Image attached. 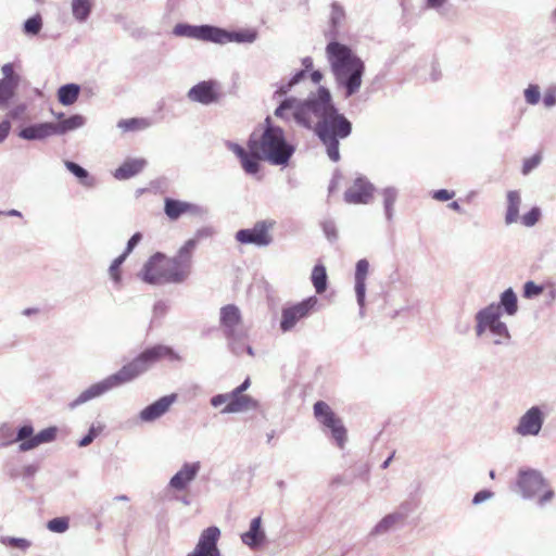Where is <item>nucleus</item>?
I'll list each match as a JSON object with an SVG mask.
<instances>
[{
	"mask_svg": "<svg viewBox=\"0 0 556 556\" xmlns=\"http://www.w3.org/2000/svg\"><path fill=\"white\" fill-rule=\"evenodd\" d=\"M417 507H418V502H416L413 498H408V500L403 501L397 506V508L392 513L397 517V519L402 523H404L405 520L409 517V515H412L417 509Z\"/></svg>",
	"mask_w": 556,
	"mask_h": 556,
	"instance_id": "obj_41",
	"label": "nucleus"
},
{
	"mask_svg": "<svg viewBox=\"0 0 556 556\" xmlns=\"http://www.w3.org/2000/svg\"><path fill=\"white\" fill-rule=\"evenodd\" d=\"M369 471L370 468L367 464H361L358 466H355L350 473L352 475L353 480L359 478L363 481H368Z\"/></svg>",
	"mask_w": 556,
	"mask_h": 556,
	"instance_id": "obj_58",
	"label": "nucleus"
},
{
	"mask_svg": "<svg viewBox=\"0 0 556 556\" xmlns=\"http://www.w3.org/2000/svg\"><path fill=\"white\" fill-rule=\"evenodd\" d=\"M220 529L216 526H210L204 529L192 552L187 556H222L218 548Z\"/></svg>",
	"mask_w": 556,
	"mask_h": 556,
	"instance_id": "obj_17",
	"label": "nucleus"
},
{
	"mask_svg": "<svg viewBox=\"0 0 556 556\" xmlns=\"http://www.w3.org/2000/svg\"><path fill=\"white\" fill-rule=\"evenodd\" d=\"M201 469L200 462L185 463L181 468L170 478L169 488L175 491H184L197 478Z\"/></svg>",
	"mask_w": 556,
	"mask_h": 556,
	"instance_id": "obj_27",
	"label": "nucleus"
},
{
	"mask_svg": "<svg viewBox=\"0 0 556 556\" xmlns=\"http://www.w3.org/2000/svg\"><path fill=\"white\" fill-rule=\"evenodd\" d=\"M326 55L337 85L343 89L344 98L356 94L362 87L365 62L350 46L337 40L328 42Z\"/></svg>",
	"mask_w": 556,
	"mask_h": 556,
	"instance_id": "obj_2",
	"label": "nucleus"
},
{
	"mask_svg": "<svg viewBox=\"0 0 556 556\" xmlns=\"http://www.w3.org/2000/svg\"><path fill=\"white\" fill-rule=\"evenodd\" d=\"M324 235L330 242H334L338 239V230L334 220L325 219L320 223Z\"/></svg>",
	"mask_w": 556,
	"mask_h": 556,
	"instance_id": "obj_54",
	"label": "nucleus"
},
{
	"mask_svg": "<svg viewBox=\"0 0 556 556\" xmlns=\"http://www.w3.org/2000/svg\"><path fill=\"white\" fill-rule=\"evenodd\" d=\"M495 306L498 307L501 315L504 313L514 316L518 311V298L513 288L504 290L500 295V302Z\"/></svg>",
	"mask_w": 556,
	"mask_h": 556,
	"instance_id": "obj_31",
	"label": "nucleus"
},
{
	"mask_svg": "<svg viewBox=\"0 0 556 556\" xmlns=\"http://www.w3.org/2000/svg\"><path fill=\"white\" fill-rule=\"evenodd\" d=\"M377 191L375 185L365 176H357L352 185L344 191L343 200L348 204H369Z\"/></svg>",
	"mask_w": 556,
	"mask_h": 556,
	"instance_id": "obj_15",
	"label": "nucleus"
},
{
	"mask_svg": "<svg viewBox=\"0 0 556 556\" xmlns=\"http://www.w3.org/2000/svg\"><path fill=\"white\" fill-rule=\"evenodd\" d=\"M3 77L0 79L2 83H9L14 85L21 84V76L15 72L14 63H5L1 67Z\"/></svg>",
	"mask_w": 556,
	"mask_h": 556,
	"instance_id": "obj_45",
	"label": "nucleus"
},
{
	"mask_svg": "<svg viewBox=\"0 0 556 556\" xmlns=\"http://www.w3.org/2000/svg\"><path fill=\"white\" fill-rule=\"evenodd\" d=\"M369 271V262L366 258H361L355 265V296L359 306V316H365V301H366V278Z\"/></svg>",
	"mask_w": 556,
	"mask_h": 556,
	"instance_id": "obj_26",
	"label": "nucleus"
},
{
	"mask_svg": "<svg viewBox=\"0 0 556 556\" xmlns=\"http://www.w3.org/2000/svg\"><path fill=\"white\" fill-rule=\"evenodd\" d=\"M70 528L68 517H55L47 522V529L54 533H64Z\"/></svg>",
	"mask_w": 556,
	"mask_h": 556,
	"instance_id": "obj_47",
	"label": "nucleus"
},
{
	"mask_svg": "<svg viewBox=\"0 0 556 556\" xmlns=\"http://www.w3.org/2000/svg\"><path fill=\"white\" fill-rule=\"evenodd\" d=\"M102 430H103V426L92 425L89 428L88 432L78 441V446L85 447V446H88L89 444H91Z\"/></svg>",
	"mask_w": 556,
	"mask_h": 556,
	"instance_id": "obj_53",
	"label": "nucleus"
},
{
	"mask_svg": "<svg viewBox=\"0 0 556 556\" xmlns=\"http://www.w3.org/2000/svg\"><path fill=\"white\" fill-rule=\"evenodd\" d=\"M142 238H143V236L141 232H139V231L135 232L128 239V241L126 243V248L122 254L125 255V257H127L135 250V248L141 242Z\"/></svg>",
	"mask_w": 556,
	"mask_h": 556,
	"instance_id": "obj_59",
	"label": "nucleus"
},
{
	"mask_svg": "<svg viewBox=\"0 0 556 556\" xmlns=\"http://www.w3.org/2000/svg\"><path fill=\"white\" fill-rule=\"evenodd\" d=\"M80 90V86L75 83L62 85L56 91L58 101L64 106H71L78 100Z\"/></svg>",
	"mask_w": 556,
	"mask_h": 556,
	"instance_id": "obj_32",
	"label": "nucleus"
},
{
	"mask_svg": "<svg viewBox=\"0 0 556 556\" xmlns=\"http://www.w3.org/2000/svg\"><path fill=\"white\" fill-rule=\"evenodd\" d=\"M173 34L177 37L191 38L214 43L215 25L177 23L173 28Z\"/></svg>",
	"mask_w": 556,
	"mask_h": 556,
	"instance_id": "obj_23",
	"label": "nucleus"
},
{
	"mask_svg": "<svg viewBox=\"0 0 556 556\" xmlns=\"http://www.w3.org/2000/svg\"><path fill=\"white\" fill-rule=\"evenodd\" d=\"M164 254L156 252L148 258L143 264L138 277L146 283L151 286L165 285V278H163V262Z\"/></svg>",
	"mask_w": 556,
	"mask_h": 556,
	"instance_id": "obj_22",
	"label": "nucleus"
},
{
	"mask_svg": "<svg viewBox=\"0 0 556 556\" xmlns=\"http://www.w3.org/2000/svg\"><path fill=\"white\" fill-rule=\"evenodd\" d=\"M226 148L231 151L240 161V165L247 175L255 177L257 180L262 179L261 163L256 160V154L251 149H245L241 144L227 140Z\"/></svg>",
	"mask_w": 556,
	"mask_h": 556,
	"instance_id": "obj_20",
	"label": "nucleus"
},
{
	"mask_svg": "<svg viewBox=\"0 0 556 556\" xmlns=\"http://www.w3.org/2000/svg\"><path fill=\"white\" fill-rule=\"evenodd\" d=\"M226 148L231 151L240 161V165L247 175L255 177L257 180L262 179L261 163L256 160V154L251 149H245L241 144L227 140Z\"/></svg>",
	"mask_w": 556,
	"mask_h": 556,
	"instance_id": "obj_21",
	"label": "nucleus"
},
{
	"mask_svg": "<svg viewBox=\"0 0 556 556\" xmlns=\"http://www.w3.org/2000/svg\"><path fill=\"white\" fill-rule=\"evenodd\" d=\"M176 401V393L164 395L141 409L139 419L142 422H153L164 416Z\"/></svg>",
	"mask_w": 556,
	"mask_h": 556,
	"instance_id": "obj_25",
	"label": "nucleus"
},
{
	"mask_svg": "<svg viewBox=\"0 0 556 556\" xmlns=\"http://www.w3.org/2000/svg\"><path fill=\"white\" fill-rule=\"evenodd\" d=\"M240 539L252 551H257L265 545L267 535L263 527L262 516H256L250 521L249 529L241 533Z\"/></svg>",
	"mask_w": 556,
	"mask_h": 556,
	"instance_id": "obj_24",
	"label": "nucleus"
},
{
	"mask_svg": "<svg viewBox=\"0 0 556 556\" xmlns=\"http://www.w3.org/2000/svg\"><path fill=\"white\" fill-rule=\"evenodd\" d=\"M345 17V12L342 5H340L337 2H333L331 4V15H330V24H331V30L337 33L338 27L341 24V22Z\"/></svg>",
	"mask_w": 556,
	"mask_h": 556,
	"instance_id": "obj_48",
	"label": "nucleus"
},
{
	"mask_svg": "<svg viewBox=\"0 0 556 556\" xmlns=\"http://www.w3.org/2000/svg\"><path fill=\"white\" fill-rule=\"evenodd\" d=\"M86 124V117L81 114H72L62 121L54 123L56 136L65 135L68 131L76 130Z\"/></svg>",
	"mask_w": 556,
	"mask_h": 556,
	"instance_id": "obj_33",
	"label": "nucleus"
},
{
	"mask_svg": "<svg viewBox=\"0 0 556 556\" xmlns=\"http://www.w3.org/2000/svg\"><path fill=\"white\" fill-rule=\"evenodd\" d=\"M312 283L317 294L324 293L328 288V276L323 264H316L312 270Z\"/></svg>",
	"mask_w": 556,
	"mask_h": 556,
	"instance_id": "obj_36",
	"label": "nucleus"
},
{
	"mask_svg": "<svg viewBox=\"0 0 556 556\" xmlns=\"http://www.w3.org/2000/svg\"><path fill=\"white\" fill-rule=\"evenodd\" d=\"M541 217V208L539 206L531 207L527 213H525L520 219L523 226L533 227Z\"/></svg>",
	"mask_w": 556,
	"mask_h": 556,
	"instance_id": "obj_50",
	"label": "nucleus"
},
{
	"mask_svg": "<svg viewBox=\"0 0 556 556\" xmlns=\"http://www.w3.org/2000/svg\"><path fill=\"white\" fill-rule=\"evenodd\" d=\"M58 434V428L54 426L48 427L38 433H35L34 426L30 421L24 422L16 429L14 435L11 427L3 425L0 428V438L3 440L1 445L8 446L15 442H20L18 452H28L41 444L53 442Z\"/></svg>",
	"mask_w": 556,
	"mask_h": 556,
	"instance_id": "obj_6",
	"label": "nucleus"
},
{
	"mask_svg": "<svg viewBox=\"0 0 556 556\" xmlns=\"http://www.w3.org/2000/svg\"><path fill=\"white\" fill-rule=\"evenodd\" d=\"M162 358L170 362H180V355L169 345L155 344L144 349L130 362L123 365L116 372L105 377L104 379L89 386L70 404V408L74 409L89 401L98 399L113 389L127 384L138 377L147 372L153 364Z\"/></svg>",
	"mask_w": 556,
	"mask_h": 556,
	"instance_id": "obj_1",
	"label": "nucleus"
},
{
	"mask_svg": "<svg viewBox=\"0 0 556 556\" xmlns=\"http://www.w3.org/2000/svg\"><path fill=\"white\" fill-rule=\"evenodd\" d=\"M127 257L125 255L121 254L116 258L113 260L109 267V274L111 279L114 281L115 285H119L122 282V274H121V267L123 263L126 261Z\"/></svg>",
	"mask_w": 556,
	"mask_h": 556,
	"instance_id": "obj_49",
	"label": "nucleus"
},
{
	"mask_svg": "<svg viewBox=\"0 0 556 556\" xmlns=\"http://www.w3.org/2000/svg\"><path fill=\"white\" fill-rule=\"evenodd\" d=\"M20 85L0 81V110L9 106Z\"/></svg>",
	"mask_w": 556,
	"mask_h": 556,
	"instance_id": "obj_42",
	"label": "nucleus"
},
{
	"mask_svg": "<svg viewBox=\"0 0 556 556\" xmlns=\"http://www.w3.org/2000/svg\"><path fill=\"white\" fill-rule=\"evenodd\" d=\"M247 147L256 154L258 163L266 161L270 165L282 167L289 165L295 152V147L288 141L285 130L275 125L270 116L265 118L261 135H250Z\"/></svg>",
	"mask_w": 556,
	"mask_h": 556,
	"instance_id": "obj_3",
	"label": "nucleus"
},
{
	"mask_svg": "<svg viewBox=\"0 0 556 556\" xmlns=\"http://www.w3.org/2000/svg\"><path fill=\"white\" fill-rule=\"evenodd\" d=\"M353 483V477L350 472H345L343 475H338L333 477L330 481L331 486L337 488L340 485H350Z\"/></svg>",
	"mask_w": 556,
	"mask_h": 556,
	"instance_id": "obj_61",
	"label": "nucleus"
},
{
	"mask_svg": "<svg viewBox=\"0 0 556 556\" xmlns=\"http://www.w3.org/2000/svg\"><path fill=\"white\" fill-rule=\"evenodd\" d=\"M1 542L8 546L18 548L22 551H26L30 547L31 543L27 539L24 538H15V536H3Z\"/></svg>",
	"mask_w": 556,
	"mask_h": 556,
	"instance_id": "obj_52",
	"label": "nucleus"
},
{
	"mask_svg": "<svg viewBox=\"0 0 556 556\" xmlns=\"http://www.w3.org/2000/svg\"><path fill=\"white\" fill-rule=\"evenodd\" d=\"M71 7L72 14L78 23H85L92 12L91 0H72Z\"/></svg>",
	"mask_w": 556,
	"mask_h": 556,
	"instance_id": "obj_37",
	"label": "nucleus"
},
{
	"mask_svg": "<svg viewBox=\"0 0 556 556\" xmlns=\"http://www.w3.org/2000/svg\"><path fill=\"white\" fill-rule=\"evenodd\" d=\"M219 88L217 80H202L188 90L187 97L192 102L210 105L219 100Z\"/></svg>",
	"mask_w": 556,
	"mask_h": 556,
	"instance_id": "obj_19",
	"label": "nucleus"
},
{
	"mask_svg": "<svg viewBox=\"0 0 556 556\" xmlns=\"http://www.w3.org/2000/svg\"><path fill=\"white\" fill-rule=\"evenodd\" d=\"M17 136L21 139L28 141L43 140L51 136H56L54 130V122H41L27 125L21 128Z\"/></svg>",
	"mask_w": 556,
	"mask_h": 556,
	"instance_id": "obj_28",
	"label": "nucleus"
},
{
	"mask_svg": "<svg viewBox=\"0 0 556 556\" xmlns=\"http://www.w3.org/2000/svg\"><path fill=\"white\" fill-rule=\"evenodd\" d=\"M316 420L329 431L338 447L343 448L346 442V428L332 408L324 401H317L313 406Z\"/></svg>",
	"mask_w": 556,
	"mask_h": 556,
	"instance_id": "obj_11",
	"label": "nucleus"
},
{
	"mask_svg": "<svg viewBox=\"0 0 556 556\" xmlns=\"http://www.w3.org/2000/svg\"><path fill=\"white\" fill-rule=\"evenodd\" d=\"M214 233H215V230L211 226H204V227L197 229V231L194 232V236L192 238L188 239L184 243V244H188L190 242L192 244L191 247L188 248L187 252L192 256V253H193L194 249L197 248L199 241H201L203 239L211 238L214 236Z\"/></svg>",
	"mask_w": 556,
	"mask_h": 556,
	"instance_id": "obj_40",
	"label": "nucleus"
},
{
	"mask_svg": "<svg viewBox=\"0 0 556 556\" xmlns=\"http://www.w3.org/2000/svg\"><path fill=\"white\" fill-rule=\"evenodd\" d=\"M42 28V17L40 14H35L30 17H28L23 23V33L26 36H37Z\"/></svg>",
	"mask_w": 556,
	"mask_h": 556,
	"instance_id": "obj_43",
	"label": "nucleus"
},
{
	"mask_svg": "<svg viewBox=\"0 0 556 556\" xmlns=\"http://www.w3.org/2000/svg\"><path fill=\"white\" fill-rule=\"evenodd\" d=\"M494 496V492H492L491 490H480L478 491L473 497H472V504L473 505H479L490 498H492Z\"/></svg>",
	"mask_w": 556,
	"mask_h": 556,
	"instance_id": "obj_62",
	"label": "nucleus"
},
{
	"mask_svg": "<svg viewBox=\"0 0 556 556\" xmlns=\"http://www.w3.org/2000/svg\"><path fill=\"white\" fill-rule=\"evenodd\" d=\"M336 109L338 108L333 102L330 90L325 86H319L317 91L311 92L307 98L298 99L295 123L305 129H312L315 125H313L311 115L321 121Z\"/></svg>",
	"mask_w": 556,
	"mask_h": 556,
	"instance_id": "obj_5",
	"label": "nucleus"
},
{
	"mask_svg": "<svg viewBox=\"0 0 556 556\" xmlns=\"http://www.w3.org/2000/svg\"><path fill=\"white\" fill-rule=\"evenodd\" d=\"M245 400V395H235L229 393V402L222 409V414H233L243 412V402Z\"/></svg>",
	"mask_w": 556,
	"mask_h": 556,
	"instance_id": "obj_44",
	"label": "nucleus"
},
{
	"mask_svg": "<svg viewBox=\"0 0 556 556\" xmlns=\"http://www.w3.org/2000/svg\"><path fill=\"white\" fill-rule=\"evenodd\" d=\"M192 244H184L173 257L167 258L164 255L163 278L165 283H182L187 280L191 271L192 256L187 252Z\"/></svg>",
	"mask_w": 556,
	"mask_h": 556,
	"instance_id": "obj_10",
	"label": "nucleus"
},
{
	"mask_svg": "<svg viewBox=\"0 0 556 556\" xmlns=\"http://www.w3.org/2000/svg\"><path fill=\"white\" fill-rule=\"evenodd\" d=\"M544 420L542 408L534 405L519 418L514 431L521 437H535L541 432Z\"/></svg>",
	"mask_w": 556,
	"mask_h": 556,
	"instance_id": "obj_16",
	"label": "nucleus"
},
{
	"mask_svg": "<svg viewBox=\"0 0 556 556\" xmlns=\"http://www.w3.org/2000/svg\"><path fill=\"white\" fill-rule=\"evenodd\" d=\"M379 195L382 199V206L384 217L388 223H392L394 219V205L399 199V189L393 186H388L378 190Z\"/></svg>",
	"mask_w": 556,
	"mask_h": 556,
	"instance_id": "obj_30",
	"label": "nucleus"
},
{
	"mask_svg": "<svg viewBox=\"0 0 556 556\" xmlns=\"http://www.w3.org/2000/svg\"><path fill=\"white\" fill-rule=\"evenodd\" d=\"M163 211H164L165 216L170 222H176L181 216L187 215V214L191 215V216L204 218L210 213V211L206 206H203V205H200L197 203H192V202H188V201H182V200L170 198V197H166L164 199Z\"/></svg>",
	"mask_w": 556,
	"mask_h": 556,
	"instance_id": "obj_14",
	"label": "nucleus"
},
{
	"mask_svg": "<svg viewBox=\"0 0 556 556\" xmlns=\"http://www.w3.org/2000/svg\"><path fill=\"white\" fill-rule=\"evenodd\" d=\"M294 86L291 85V81L288 79V80H282L278 84L277 86V89L276 91L274 92V97H287L288 92L291 91V89L293 88Z\"/></svg>",
	"mask_w": 556,
	"mask_h": 556,
	"instance_id": "obj_64",
	"label": "nucleus"
},
{
	"mask_svg": "<svg viewBox=\"0 0 556 556\" xmlns=\"http://www.w3.org/2000/svg\"><path fill=\"white\" fill-rule=\"evenodd\" d=\"M475 319V330L478 338H481L489 330L494 336L493 343L495 345H505L510 341V332L507 325L501 320V312L495 303L479 309Z\"/></svg>",
	"mask_w": 556,
	"mask_h": 556,
	"instance_id": "obj_9",
	"label": "nucleus"
},
{
	"mask_svg": "<svg viewBox=\"0 0 556 556\" xmlns=\"http://www.w3.org/2000/svg\"><path fill=\"white\" fill-rule=\"evenodd\" d=\"M543 103L548 109L556 105V86L546 88L543 96Z\"/></svg>",
	"mask_w": 556,
	"mask_h": 556,
	"instance_id": "obj_60",
	"label": "nucleus"
},
{
	"mask_svg": "<svg viewBox=\"0 0 556 556\" xmlns=\"http://www.w3.org/2000/svg\"><path fill=\"white\" fill-rule=\"evenodd\" d=\"M516 486L523 500H533L538 496L536 505L539 507H544L555 497L554 490L538 469L520 468L516 478Z\"/></svg>",
	"mask_w": 556,
	"mask_h": 556,
	"instance_id": "obj_8",
	"label": "nucleus"
},
{
	"mask_svg": "<svg viewBox=\"0 0 556 556\" xmlns=\"http://www.w3.org/2000/svg\"><path fill=\"white\" fill-rule=\"evenodd\" d=\"M543 292V287L536 285L534 281L529 280L523 285V296L526 299H532L539 296Z\"/></svg>",
	"mask_w": 556,
	"mask_h": 556,
	"instance_id": "obj_56",
	"label": "nucleus"
},
{
	"mask_svg": "<svg viewBox=\"0 0 556 556\" xmlns=\"http://www.w3.org/2000/svg\"><path fill=\"white\" fill-rule=\"evenodd\" d=\"M521 204V197L519 191L510 190L507 192V208L505 214L506 225L516 223L519 218V207Z\"/></svg>",
	"mask_w": 556,
	"mask_h": 556,
	"instance_id": "obj_34",
	"label": "nucleus"
},
{
	"mask_svg": "<svg viewBox=\"0 0 556 556\" xmlns=\"http://www.w3.org/2000/svg\"><path fill=\"white\" fill-rule=\"evenodd\" d=\"M276 222L273 219H263L256 222L251 228L239 229L235 239L241 244H252L258 248H265L273 243L270 229L274 228Z\"/></svg>",
	"mask_w": 556,
	"mask_h": 556,
	"instance_id": "obj_12",
	"label": "nucleus"
},
{
	"mask_svg": "<svg viewBox=\"0 0 556 556\" xmlns=\"http://www.w3.org/2000/svg\"><path fill=\"white\" fill-rule=\"evenodd\" d=\"M403 525L397 517L390 513L386 515L369 532V536H378L388 533L396 526Z\"/></svg>",
	"mask_w": 556,
	"mask_h": 556,
	"instance_id": "obj_38",
	"label": "nucleus"
},
{
	"mask_svg": "<svg viewBox=\"0 0 556 556\" xmlns=\"http://www.w3.org/2000/svg\"><path fill=\"white\" fill-rule=\"evenodd\" d=\"M64 165L83 185H87L86 180L89 178V173L86 168L73 161H65Z\"/></svg>",
	"mask_w": 556,
	"mask_h": 556,
	"instance_id": "obj_46",
	"label": "nucleus"
},
{
	"mask_svg": "<svg viewBox=\"0 0 556 556\" xmlns=\"http://www.w3.org/2000/svg\"><path fill=\"white\" fill-rule=\"evenodd\" d=\"M326 148L327 156L332 162H339L340 140L349 138L353 131L352 122L338 109L318 121L312 128Z\"/></svg>",
	"mask_w": 556,
	"mask_h": 556,
	"instance_id": "obj_4",
	"label": "nucleus"
},
{
	"mask_svg": "<svg viewBox=\"0 0 556 556\" xmlns=\"http://www.w3.org/2000/svg\"><path fill=\"white\" fill-rule=\"evenodd\" d=\"M454 195L455 192L447 189H438L432 192V199L441 202L448 201L453 199Z\"/></svg>",
	"mask_w": 556,
	"mask_h": 556,
	"instance_id": "obj_63",
	"label": "nucleus"
},
{
	"mask_svg": "<svg viewBox=\"0 0 556 556\" xmlns=\"http://www.w3.org/2000/svg\"><path fill=\"white\" fill-rule=\"evenodd\" d=\"M298 109V98L286 97L274 111V115L282 121H289L292 117L295 121V112Z\"/></svg>",
	"mask_w": 556,
	"mask_h": 556,
	"instance_id": "obj_35",
	"label": "nucleus"
},
{
	"mask_svg": "<svg viewBox=\"0 0 556 556\" xmlns=\"http://www.w3.org/2000/svg\"><path fill=\"white\" fill-rule=\"evenodd\" d=\"M525 100L530 105H535L540 102L541 91L539 85L530 84L523 91Z\"/></svg>",
	"mask_w": 556,
	"mask_h": 556,
	"instance_id": "obj_51",
	"label": "nucleus"
},
{
	"mask_svg": "<svg viewBox=\"0 0 556 556\" xmlns=\"http://www.w3.org/2000/svg\"><path fill=\"white\" fill-rule=\"evenodd\" d=\"M146 165V159H127L121 166L115 169L113 176L117 180H126L141 173Z\"/></svg>",
	"mask_w": 556,
	"mask_h": 556,
	"instance_id": "obj_29",
	"label": "nucleus"
},
{
	"mask_svg": "<svg viewBox=\"0 0 556 556\" xmlns=\"http://www.w3.org/2000/svg\"><path fill=\"white\" fill-rule=\"evenodd\" d=\"M219 327L229 351L236 356L244 352L248 332L242 324V314L236 304H227L219 309Z\"/></svg>",
	"mask_w": 556,
	"mask_h": 556,
	"instance_id": "obj_7",
	"label": "nucleus"
},
{
	"mask_svg": "<svg viewBox=\"0 0 556 556\" xmlns=\"http://www.w3.org/2000/svg\"><path fill=\"white\" fill-rule=\"evenodd\" d=\"M316 304V296H309L301 302L283 307L279 324L280 330L283 333L291 331L300 320L311 315Z\"/></svg>",
	"mask_w": 556,
	"mask_h": 556,
	"instance_id": "obj_13",
	"label": "nucleus"
},
{
	"mask_svg": "<svg viewBox=\"0 0 556 556\" xmlns=\"http://www.w3.org/2000/svg\"><path fill=\"white\" fill-rule=\"evenodd\" d=\"M258 38V31L255 28H239L229 30L215 25L214 43L227 45L236 42L240 45H251Z\"/></svg>",
	"mask_w": 556,
	"mask_h": 556,
	"instance_id": "obj_18",
	"label": "nucleus"
},
{
	"mask_svg": "<svg viewBox=\"0 0 556 556\" xmlns=\"http://www.w3.org/2000/svg\"><path fill=\"white\" fill-rule=\"evenodd\" d=\"M447 2L448 0H424V8L426 10L435 11L441 15L443 14Z\"/></svg>",
	"mask_w": 556,
	"mask_h": 556,
	"instance_id": "obj_57",
	"label": "nucleus"
},
{
	"mask_svg": "<svg viewBox=\"0 0 556 556\" xmlns=\"http://www.w3.org/2000/svg\"><path fill=\"white\" fill-rule=\"evenodd\" d=\"M151 126V122L143 117H132L121 119L117 123V127L124 132L143 130Z\"/></svg>",
	"mask_w": 556,
	"mask_h": 556,
	"instance_id": "obj_39",
	"label": "nucleus"
},
{
	"mask_svg": "<svg viewBox=\"0 0 556 556\" xmlns=\"http://www.w3.org/2000/svg\"><path fill=\"white\" fill-rule=\"evenodd\" d=\"M542 161L540 154H533L532 156L525 159L522 163L521 173L522 175H529L533 169H535Z\"/></svg>",
	"mask_w": 556,
	"mask_h": 556,
	"instance_id": "obj_55",
	"label": "nucleus"
}]
</instances>
